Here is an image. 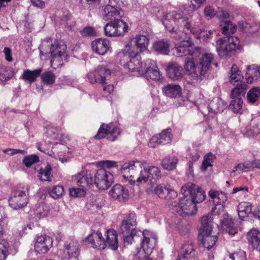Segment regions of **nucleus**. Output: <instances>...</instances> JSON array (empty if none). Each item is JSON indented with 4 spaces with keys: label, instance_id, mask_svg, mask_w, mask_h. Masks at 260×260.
I'll return each instance as SVG.
<instances>
[{
    "label": "nucleus",
    "instance_id": "obj_1",
    "mask_svg": "<svg viewBox=\"0 0 260 260\" xmlns=\"http://www.w3.org/2000/svg\"><path fill=\"white\" fill-rule=\"evenodd\" d=\"M190 39L183 41L175 49L176 56L189 55L184 64L185 71L191 76L194 82L201 81L211 67L213 56L211 53L201 54L200 49L192 46Z\"/></svg>",
    "mask_w": 260,
    "mask_h": 260
},
{
    "label": "nucleus",
    "instance_id": "obj_2",
    "mask_svg": "<svg viewBox=\"0 0 260 260\" xmlns=\"http://www.w3.org/2000/svg\"><path fill=\"white\" fill-rule=\"evenodd\" d=\"M200 21V16L198 14H194L188 18L184 17L181 13L172 11L167 14L162 23L166 29L170 32L178 33L183 31L193 34L200 32V37L202 35L209 38L214 31H201Z\"/></svg>",
    "mask_w": 260,
    "mask_h": 260
},
{
    "label": "nucleus",
    "instance_id": "obj_3",
    "mask_svg": "<svg viewBox=\"0 0 260 260\" xmlns=\"http://www.w3.org/2000/svg\"><path fill=\"white\" fill-rule=\"evenodd\" d=\"M181 191L183 197L180 199L179 203L172 202L170 209L173 213L181 216L194 214L197 212L196 204L202 202L205 199V191L191 182L183 186Z\"/></svg>",
    "mask_w": 260,
    "mask_h": 260
},
{
    "label": "nucleus",
    "instance_id": "obj_4",
    "mask_svg": "<svg viewBox=\"0 0 260 260\" xmlns=\"http://www.w3.org/2000/svg\"><path fill=\"white\" fill-rule=\"evenodd\" d=\"M40 55L49 53L51 65L54 69L60 67L67 60V46L62 42L46 38L39 47Z\"/></svg>",
    "mask_w": 260,
    "mask_h": 260
},
{
    "label": "nucleus",
    "instance_id": "obj_5",
    "mask_svg": "<svg viewBox=\"0 0 260 260\" xmlns=\"http://www.w3.org/2000/svg\"><path fill=\"white\" fill-rule=\"evenodd\" d=\"M121 58L120 63L125 69L132 72H143V68L141 57L138 51H135V47L129 44L125 45V48L118 53Z\"/></svg>",
    "mask_w": 260,
    "mask_h": 260
},
{
    "label": "nucleus",
    "instance_id": "obj_6",
    "mask_svg": "<svg viewBox=\"0 0 260 260\" xmlns=\"http://www.w3.org/2000/svg\"><path fill=\"white\" fill-rule=\"evenodd\" d=\"M147 165L144 160H133L123 165L121 172L125 179H136V181L142 182L141 177L143 176V171Z\"/></svg>",
    "mask_w": 260,
    "mask_h": 260
},
{
    "label": "nucleus",
    "instance_id": "obj_7",
    "mask_svg": "<svg viewBox=\"0 0 260 260\" xmlns=\"http://www.w3.org/2000/svg\"><path fill=\"white\" fill-rule=\"evenodd\" d=\"M239 44L238 37H225L217 42L216 50L221 57L226 58L231 56V53L239 48Z\"/></svg>",
    "mask_w": 260,
    "mask_h": 260
},
{
    "label": "nucleus",
    "instance_id": "obj_8",
    "mask_svg": "<svg viewBox=\"0 0 260 260\" xmlns=\"http://www.w3.org/2000/svg\"><path fill=\"white\" fill-rule=\"evenodd\" d=\"M105 35L107 37L122 36L128 31V26L121 19L110 21L104 26Z\"/></svg>",
    "mask_w": 260,
    "mask_h": 260
},
{
    "label": "nucleus",
    "instance_id": "obj_9",
    "mask_svg": "<svg viewBox=\"0 0 260 260\" xmlns=\"http://www.w3.org/2000/svg\"><path fill=\"white\" fill-rule=\"evenodd\" d=\"M29 189L17 190L12 193L9 200L10 206L15 210L21 209L26 206L28 202Z\"/></svg>",
    "mask_w": 260,
    "mask_h": 260
},
{
    "label": "nucleus",
    "instance_id": "obj_10",
    "mask_svg": "<svg viewBox=\"0 0 260 260\" xmlns=\"http://www.w3.org/2000/svg\"><path fill=\"white\" fill-rule=\"evenodd\" d=\"M94 184L101 189H108L113 182V176L104 169L98 170L93 175Z\"/></svg>",
    "mask_w": 260,
    "mask_h": 260
},
{
    "label": "nucleus",
    "instance_id": "obj_11",
    "mask_svg": "<svg viewBox=\"0 0 260 260\" xmlns=\"http://www.w3.org/2000/svg\"><path fill=\"white\" fill-rule=\"evenodd\" d=\"M137 216L134 212L129 213L126 218L122 220L119 228V233L122 235L137 234Z\"/></svg>",
    "mask_w": 260,
    "mask_h": 260
},
{
    "label": "nucleus",
    "instance_id": "obj_12",
    "mask_svg": "<svg viewBox=\"0 0 260 260\" xmlns=\"http://www.w3.org/2000/svg\"><path fill=\"white\" fill-rule=\"evenodd\" d=\"M110 70L106 66H99L94 72L88 74L87 77L89 82L91 83H99L103 85L106 84V81L110 77Z\"/></svg>",
    "mask_w": 260,
    "mask_h": 260
},
{
    "label": "nucleus",
    "instance_id": "obj_13",
    "mask_svg": "<svg viewBox=\"0 0 260 260\" xmlns=\"http://www.w3.org/2000/svg\"><path fill=\"white\" fill-rule=\"evenodd\" d=\"M120 130L112 123L109 124H103L100 127L98 134L94 136L96 139H100L107 136L108 139L114 141L120 134Z\"/></svg>",
    "mask_w": 260,
    "mask_h": 260
},
{
    "label": "nucleus",
    "instance_id": "obj_14",
    "mask_svg": "<svg viewBox=\"0 0 260 260\" xmlns=\"http://www.w3.org/2000/svg\"><path fill=\"white\" fill-rule=\"evenodd\" d=\"M143 240L141 243V248L142 249L139 250V254H150L154 249L157 242V237L156 235L149 232H143L142 234Z\"/></svg>",
    "mask_w": 260,
    "mask_h": 260
},
{
    "label": "nucleus",
    "instance_id": "obj_15",
    "mask_svg": "<svg viewBox=\"0 0 260 260\" xmlns=\"http://www.w3.org/2000/svg\"><path fill=\"white\" fill-rule=\"evenodd\" d=\"M198 252L196 246L191 241L184 242L178 255L179 260H197Z\"/></svg>",
    "mask_w": 260,
    "mask_h": 260
},
{
    "label": "nucleus",
    "instance_id": "obj_16",
    "mask_svg": "<svg viewBox=\"0 0 260 260\" xmlns=\"http://www.w3.org/2000/svg\"><path fill=\"white\" fill-rule=\"evenodd\" d=\"M73 180L76 181L77 185L85 190L89 188L94 184L93 175L87 171L78 173L73 176Z\"/></svg>",
    "mask_w": 260,
    "mask_h": 260
},
{
    "label": "nucleus",
    "instance_id": "obj_17",
    "mask_svg": "<svg viewBox=\"0 0 260 260\" xmlns=\"http://www.w3.org/2000/svg\"><path fill=\"white\" fill-rule=\"evenodd\" d=\"M123 15L122 10L110 5H106L101 11V16L105 21H113L119 19Z\"/></svg>",
    "mask_w": 260,
    "mask_h": 260
},
{
    "label": "nucleus",
    "instance_id": "obj_18",
    "mask_svg": "<svg viewBox=\"0 0 260 260\" xmlns=\"http://www.w3.org/2000/svg\"><path fill=\"white\" fill-rule=\"evenodd\" d=\"M144 77L148 80H158L160 77V72L155 61L151 59L147 60L144 65Z\"/></svg>",
    "mask_w": 260,
    "mask_h": 260
},
{
    "label": "nucleus",
    "instance_id": "obj_19",
    "mask_svg": "<svg viewBox=\"0 0 260 260\" xmlns=\"http://www.w3.org/2000/svg\"><path fill=\"white\" fill-rule=\"evenodd\" d=\"M53 240L49 236L44 235L38 236L35 244V250L39 253H46L52 247Z\"/></svg>",
    "mask_w": 260,
    "mask_h": 260
},
{
    "label": "nucleus",
    "instance_id": "obj_20",
    "mask_svg": "<svg viewBox=\"0 0 260 260\" xmlns=\"http://www.w3.org/2000/svg\"><path fill=\"white\" fill-rule=\"evenodd\" d=\"M143 176L141 178L142 179V182L144 183H146L148 181L155 182L161 177L160 169L154 166L148 167L147 164L145 166V168H144V171H143Z\"/></svg>",
    "mask_w": 260,
    "mask_h": 260
},
{
    "label": "nucleus",
    "instance_id": "obj_21",
    "mask_svg": "<svg viewBox=\"0 0 260 260\" xmlns=\"http://www.w3.org/2000/svg\"><path fill=\"white\" fill-rule=\"evenodd\" d=\"M154 191L159 198L167 200L174 199L178 195L177 191L173 189L170 185L165 184L157 185L154 188Z\"/></svg>",
    "mask_w": 260,
    "mask_h": 260
},
{
    "label": "nucleus",
    "instance_id": "obj_22",
    "mask_svg": "<svg viewBox=\"0 0 260 260\" xmlns=\"http://www.w3.org/2000/svg\"><path fill=\"white\" fill-rule=\"evenodd\" d=\"M109 193L114 200L120 202H125L129 197L128 189L124 186L118 184L112 187Z\"/></svg>",
    "mask_w": 260,
    "mask_h": 260
},
{
    "label": "nucleus",
    "instance_id": "obj_23",
    "mask_svg": "<svg viewBox=\"0 0 260 260\" xmlns=\"http://www.w3.org/2000/svg\"><path fill=\"white\" fill-rule=\"evenodd\" d=\"M85 241L90 244L94 248L103 249L106 246L105 238L102 237V233L99 231L92 232L86 238Z\"/></svg>",
    "mask_w": 260,
    "mask_h": 260
},
{
    "label": "nucleus",
    "instance_id": "obj_24",
    "mask_svg": "<svg viewBox=\"0 0 260 260\" xmlns=\"http://www.w3.org/2000/svg\"><path fill=\"white\" fill-rule=\"evenodd\" d=\"M110 42L106 39L100 38L94 40L91 43L92 50L98 54L105 55L110 48Z\"/></svg>",
    "mask_w": 260,
    "mask_h": 260
},
{
    "label": "nucleus",
    "instance_id": "obj_25",
    "mask_svg": "<svg viewBox=\"0 0 260 260\" xmlns=\"http://www.w3.org/2000/svg\"><path fill=\"white\" fill-rule=\"evenodd\" d=\"M220 222L223 231L229 233L230 235H235L237 233L238 229L232 217L229 214H223Z\"/></svg>",
    "mask_w": 260,
    "mask_h": 260
},
{
    "label": "nucleus",
    "instance_id": "obj_26",
    "mask_svg": "<svg viewBox=\"0 0 260 260\" xmlns=\"http://www.w3.org/2000/svg\"><path fill=\"white\" fill-rule=\"evenodd\" d=\"M209 196L213 199L214 203L215 204V208H216L217 205L220 206L218 210H223L224 208V204L227 201L228 197L226 193L212 189L209 192Z\"/></svg>",
    "mask_w": 260,
    "mask_h": 260
},
{
    "label": "nucleus",
    "instance_id": "obj_27",
    "mask_svg": "<svg viewBox=\"0 0 260 260\" xmlns=\"http://www.w3.org/2000/svg\"><path fill=\"white\" fill-rule=\"evenodd\" d=\"M168 75L172 80L181 79L183 76V68L176 62L170 63L168 66Z\"/></svg>",
    "mask_w": 260,
    "mask_h": 260
},
{
    "label": "nucleus",
    "instance_id": "obj_28",
    "mask_svg": "<svg viewBox=\"0 0 260 260\" xmlns=\"http://www.w3.org/2000/svg\"><path fill=\"white\" fill-rule=\"evenodd\" d=\"M226 107L224 101L218 97H215L208 105L209 112L213 114L220 113Z\"/></svg>",
    "mask_w": 260,
    "mask_h": 260
},
{
    "label": "nucleus",
    "instance_id": "obj_29",
    "mask_svg": "<svg viewBox=\"0 0 260 260\" xmlns=\"http://www.w3.org/2000/svg\"><path fill=\"white\" fill-rule=\"evenodd\" d=\"M64 251L69 258H77L79 255V244L76 241L66 242L64 245Z\"/></svg>",
    "mask_w": 260,
    "mask_h": 260
},
{
    "label": "nucleus",
    "instance_id": "obj_30",
    "mask_svg": "<svg viewBox=\"0 0 260 260\" xmlns=\"http://www.w3.org/2000/svg\"><path fill=\"white\" fill-rule=\"evenodd\" d=\"M260 79V70L256 65L248 66L246 72V79L247 83H252Z\"/></svg>",
    "mask_w": 260,
    "mask_h": 260
},
{
    "label": "nucleus",
    "instance_id": "obj_31",
    "mask_svg": "<svg viewBox=\"0 0 260 260\" xmlns=\"http://www.w3.org/2000/svg\"><path fill=\"white\" fill-rule=\"evenodd\" d=\"M171 129L170 128L165 129L158 136H154L152 138L153 142L159 144L165 145L171 141Z\"/></svg>",
    "mask_w": 260,
    "mask_h": 260
},
{
    "label": "nucleus",
    "instance_id": "obj_32",
    "mask_svg": "<svg viewBox=\"0 0 260 260\" xmlns=\"http://www.w3.org/2000/svg\"><path fill=\"white\" fill-rule=\"evenodd\" d=\"M106 238L105 239V244L113 250H115L118 247L117 235L116 232L113 230H109L105 235Z\"/></svg>",
    "mask_w": 260,
    "mask_h": 260
},
{
    "label": "nucleus",
    "instance_id": "obj_33",
    "mask_svg": "<svg viewBox=\"0 0 260 260\" xmlns=\"http://www.w3.org/2000/svg\"><path fill=\"white\" fill-rule=\"evenodd\" d=\"M134 40L136 46V47L134 46L135 51H138V53L147 49L149 44V39L146 36L137 35L135 37ZM131 46L133 47L132 45Z\"/></svg>",
    "mask_w": 260,
    "mask_h": 260
},
{
    "label": "nucleus",
    "instance_id": "obj_34",
    "mask_svg": "<svg viewBox=\"0 0 260 260\" xmlns=\"http://www.w3.org/2000/svg\"><path fill=\"white\" fill-rule=\"evenodd\" d=\"M238 213L241 220H244L249 214L253 213L252 205L250 203H241L238 206Z\"/></svg>",
    "mask_w": 260,
    "mask_h": 260
},
{
    "label": "nucleus",
    "instance_id": "obj_35",
    "mask_svg": "<svg viewBox=\"0 0 260 260\" xmlns=\"http://www.w3.org/2000/svg\"><path fill=\"white\" fill-rule=\"evenodd\" d=\"M248 239L252 247L260 251V232L255 230H251L248 233Z\"/></svg>",
    "mask_w": 260,
    "mask_h": 260
},
{
    "label": "nucleus",
    "instance_id": "obj_36",
    "mask_svg": "<svg viewBox=\"0 0 260 260\" xmlns=\"http://www.w3.org/2000/svg\"><path fill=\"white\" fill-rule=\"evenodd\" d=\"M39 174L40 180L42 181H51L53 177L51 166L49 164L47 163L44 165V167H42L40 169Z\"/></svg>",
    "mask_w": 260,
    "mask_h": 260
},
{
    "label": "nucleus",
    "instance_id": "obj_37",
    "mask_svg": "<svg viewBox=\"0 0 260 260\" xmlns=\"http://www.w3.org/2000/svg\"><path fill=\"white\" fill-rule=\"evenodd\" d=\"M162 91L167 96L171 98L180 96L181 93V87L175 84H168L163 88Z\"/></svg>",
    "mask_w": 260,
    "mask_h": 260
},
{
    "label": "nucleus",
    "instance_id": "obj_38",
    "mask_svg": "<svg viewBox=\"0 0 260 260\" xmlns=\"http://www.w3.org/2000/svg\"><path fill=\"white\" fill-rule=\"evenodd\" d=\"M248 89V85L244 82L238 83L236 86L231 91L232 98H242L245 96L246 91Z\"/></svg>",
    "mask_w": 260,
    "mask_h": 260
},
{
    "label": "nucleus",
    "instance_id": "obj_39",
    "mask_svg": "<svg viewBox=\"0 0 260 260\" xmlns=\"http://www.w3.org/2000/svg\"><path fill=\"white\" fill-rule=\"evenodd\" d=\"M178 162V159L175 156H168L161 160V166L165 170L171 171L174 170Z\"/></svg>",
    "mask_w": 260,
    "mask_h": 260
},
{
    "label": "nucleus",
    "instance_id": "obj_40",
    "mask_svg": "<svg viewBox=\"0 0 260 260\" xmlns=\"http://www.w3.org/2000/svg\"><path fill=\"white\" fill-rule=\"evenodd\" d=\"M42 71L41 68H38L33 71L27 69L24 71L22 78L24 80L32 83L40 76Z\"/></svg>",
    "mask_w": 260,
    "mask_h": 260
},
{
    "label": "nucleus",
    "instance_id": "obj_41",
    "mask_svg": "<svg viewBox=\"0 0 260 260\" xmlns=\"http://www.w3.org/2000/svg\"><path fill=\"white\" fill-rule=\"evenodd\" d=\"M243 78V77L238 67L236 64H233L231 69L230 82L232 84L239 83Z\"/></svg>",
    "mask_w": 260,
    "mask_h": 260
},
{
    "label": "nucleus",
    "instance_id": "obj_42",
    "mask_svg": "<svg viewBox=\"0 0 260 260\" xmlns=\"http://www.w3.org/2000/svg\"><path fill=\"white\" fill-rule=\"evenodd\" d=\"M154 49L157 52L165 55L169 53V44L167 41H160L153 45Z\"/></svg>",
    "mask_w": 260,
    "mask_h": 260
},
{
    "label": "nucleus",
    "instance_id": "obj_43",
    "mask_svg": "<svg viewBox=\"0 0 260 260\" xmlns=\"http://www.w3.org/2000/svg\"><path fill=\"white\" fill-rule=\"evenodd\" d=\"M232 100L229 105V109L235 113H238L242 109L243 100L242 98H232Z\"/></svg>",
    "mask_w": 260,
    "mask_h": 260
},
{
    "label": "nucleus",
    "instance_id": "obj_44",
    "mask_svg": "<svg viewBox=\"0 0 260 260\" xmlns=\"http://www.w3.org/2000/svg\"><path fill=\"white\" fill-rule=\"evenodd\" d=\"M260 96V87H254L247 93V100L250 103H255Z\"/></svg>",
    "mask_w": 260,
    "mask_h": 260
},
{
    "label": "nucleus",
    "instance_id": "obj_45",
    "mask_svg": "<svg viewBox=\"0 0 260 260\" xmlns=\"http://www.w3.org/2000/svg\"><path fill=\"white\" fill-rule=\"evenodd\" d=\"M41 78L44 84L52 85L54 83L56 77L52 72L45 71L41 75Z\"/></svg>",
    "mask_w": 260,
    "mask_h": 260
},
{
    "label": "nucleus",
    "instance_id": "obj_46",
    "mask_svg": "<svg viewBox=\"0 0 260 260\" xmlns=\"http://www.w3.org/2000/svg\"><path fill=\"white\" fill-rule=\"evenodd\" d=\"M10 245L5 239L0 240V260H5L9 254L8 249Z\"/></svg>",
    "mask_w": 260,
    "mask_h": 260
},
{
    "label": "nucleus",
    "instance_id": "obj_47",
    "mask_svg": "<svg viewBox=\"0 0 260 260\" xmlns=\"http://www.w3.org/2000/svg\"><path fill=\"white\" fill-rule=\"evenodd\" d=\"M203 246L208 250L211 249L215 245V243L217 240L216 236H211L210 235L203 237Z\"/></svg>",
    "mask_w": 260,
    "mask_h": 260
},
{
    "label": "nucleus",
    "instance_id": "obj_48",
    "mask_svg": "<svg viewBox=\"0 0 260 260\" xmlns=\"http://www.w3.org/2000/svg\"><path fill=\"white\" fill-rule=\"evenodd\" d=\"M64 191V188L62 186H54L48 189V192L50 196L54 198L57 199L61 196Z\"/></svg>",
    "mask_w": 260,
    "mask_h": 260
},
{
    "label": "nucleus",
    "instance_id": "obj_49",
    "mask_svg": "<svg viewBox=\"0 0 260 260\" xmlns=\"http://www.w3.org/2000/svg\"><path fill=\"white\" fill-rule=\"evenodd\" d=\"M13 75V72L9 68L4 67L0 68V80L1 81H7L11 79Z\"/></svg>",
    "mask_w": 260,
    "mask_h": 260
},
{
    "label": "nucleus",
    "instance_id": "obj_50",
    "mask_svg": "<svg viewBox=\"0 0 260 260\" xmlns=\"http://www.w3.org/2000/svg\"><path fill=\"white\" fill-rule=\"evenodd\" d=\"M237 30L236 25H233L230 21H225V25L222 27V33L229 36L230 34H234Z\"/></svg>",
    "mask_w": 260,
    "mask_h": 260
},
{
    "label": "nucleus",
    "instance_id": "obj_51",
    "mask_svg": "<svg viewBox=\"0 0 260 260\" xmlns=\"http://www.w3.org/2000/svg\"><path fill=\"white\" fill-rule=\"evenodd\" d=\"M39 161V157L34 154L25 156L23 159V163L27 168L30 167L32 164Z\"/></svg>",
    "mask_w": 260,
    "mask_h": 260
},
{
    "label": "nucleus",
    "instance_id": "obj_52",
    "mask_svg": "<svg viewBox=\"0 0 260 260\" xmlns=\"http://www.w3.org/2000/svg\"><path fill=\"white\" fill-rule=\"evenodd\" d=\"M86 190L83 188L72 187L69 189L71 196L77 198L84 197L86 194Z\"/></svg>",
    "mask_w": 260,
    "mask_h": 260
},
{
    "label": "nucleus",
    "instance_id": "obj_53",
    "mask_svg": "<svg viewBox=\"0 0 260 260\" xmlns=\"http://www.w3.org/2000/svg\"><path fill=\"white\" fill-rule=\"evenodd\" d=\"M230 258L232 260H247L245 252L241 250L230 254Z\"/></svg>",
    "mask_w": 260,
    "mask_h": 260
},
{
    "label": "nucleus",
    "instance_id": "obj_54",
    "mask_svg": "<svg viewBox=\"0 0 260 260\" xmlns=\"http://www.w3.org/2000/svg\"><path fill=\"white\" fill-rule=\"evenodd\" d=\"M49 211L47 207L44 205L40 206L36 211V214L40 218H43L47 216Z\"/></svg>",
    "mask_w": 260,
    "mask_h": 260
},
{
    "label": "nucleus",
    "instance_id": "obj_55",
    "mask_svg": "<svg viewBox=\"0 0 260 260\" xmlns=\"http://www.w3.org/2000/svg\"><path fill=\"white\" fill-rule=\"evenodd\" d=\"M212 229V225H203L200 229V233L202 237L209 236L210 235Z\"/></svg>",
    "mask_w": 260,
    "mask_h": 260
},
{
    "label": "nucleus",
    "instance_id": "obj_56",
    "mask_svg": "<svg viewBox=\"0 0 260 260\" xmlns=\"http://www.w3.org/2000/svg\"><path fill=\"white\" fill-rule=\"evenodd\" d=\"M204 14L208 19H211L217 15V12L212 7L207 6L204 9Z\"/></svg>",
    "mask_w": 260,
    "mask_h": 260
},
{
    "label": "nucleus",
    "instance_id": "obj_57",
    "mask_svg": "<svg viewBox=\"0 0 260 260\" xmlns=\"http://www.w3.org/2000/svg\"><path fill=\"white\" fill-rule=\"evenodd\" d=\"M81 34L83 36H93L95 34L94 29L90 26L85 27L81 31Z\"/></svg>",
    "mask_w": 260,
    "mask_h": 260
},
{
    "label": "nucleus",
    "instance_id": "obj_58",
    "mask_svg": "<svg viewBox=\"0 0 260 260\" xmlns=\"http://www.w3.org/2000/svg\"><path fill=\"white\" fill-rule=\"evenodd\" d=\"M213 217L212 214H207L203 216L201 218V223L203 225H212Z\"/></svg>",
    "mask_w": 260,
    "mask_h": 260
},
{
    "label": "nucleus",
    "instance_id": "obj_59",
    "mask_svg": "<svg viewBox=\"0 0 260 260\" xmlns=\"http://www.w3.org/2000/svg\"><path fill=\"white\" fill-rule=\"evenodd\" d=\"M137 234H127V235H123L124 245L132 244L135 237H137Z\"/></svg>",
    "mask_w": 260,
    "mask_h": 260
},
{
    "label": "nucleus",
    "instance_id": "obj_60",
    "mask_svg": "<svg viewBox=\"0 0 260 260\" xmlns=\"http://www.w3.org/2000/svg\"><path fill=\"white\" fill-rule=\"evenodd\" d=\"M103 167L111 168L117 167V162L112 160H104L101 162Z\"/></svg>",
    "mask_w": 260,
    "mask_h": 260
},
{
    "label": "nucleus",
    "instance_id": "obj_61",
    "mask_svg": "<svg viewBox=\"0 0 260 260\" xmlns=\"http://www.w3.org/2000/svg\"><path fill=\"white\" fill-rule=\"evenodd\" d=\"M31 4L40 9H43L45 7V3L42 0H30Z\"/></svg>",
    "mask_w": 260,
    "mask_h": 260
},
{
    "label": "nucleus",
    "instance_id": "obj_62",
    "mask_svg": "<svg viewBox=\"0 0 260 260\" xmlns=\"http://www.w3.org/2000/svg\"><path fill=\"white\" fill-rule=\"evenodd\" d=\"M218 11L217 12V16L221 18H229L230 14L228 11L223 10L222 9H218Z\"/></svg>",
    "mask_w": 260,
    "mask_h": 260
},
{
    "label": "nucleus",
    "instance_id": "obj_63",
    "mask_svg": "<svg viewBox=\"0 0 260 260\" xmlns=\"http://www.w3.org/2000/svg\"><path fill=\"white\" fill-rule=\"evenodd\" d=\"M4 52L6 59L8 61H11L13 60L11 50L8 47H5Z\"/></svg>",
    "mask_w": 260,
    "mask_h": 260
},
{
    "label": "nucleus",
    "instance_id": "obj_64",
    "mask_svg": "<svg viewBox=\"0 0 260 260\" xmlns=\"http://www.w3.org/2000/svg\"><path fill=\"white\" fill-rule=\"evenodd\" d=\"M150 254H147L143 253V254H139V251L136 254V260H152L150 257Z\"/></svg>",
    "mask_w": 260,
    "mask_h": 260
}]
</instances>
